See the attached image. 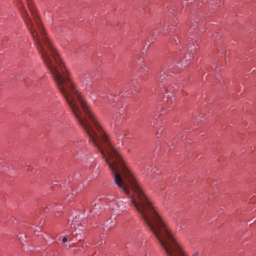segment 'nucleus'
I'll return each instance as SVG.
<instances>
[{
    "instance_id": "f8f14e48",
    "label": "nucleus",
    "mask_w": 256,
    "mask_h": 256,
    "mask_svg": "<svg viewBox=\"0 0 256 256\" xmlns=\"http://www.w3.org/2000/svg\"><path fill=\"white\" fill-rule=\"evenodd\" d=\"M180 84H178L177 83H174V85L172 86V88L174 90H176L180 88Z\"/></svg>"
},
{
    "instance_id": "2eb2a0df",
    "label": "nucleus",
    "mask_w": 256,
    "mask_h": 256,
    "mask_svg": "<svg viewBox=\"0 0 256 256\" xmlns=\"http://www.w3.org/2000/svg\"><path fill=\"white\" fill-rule=\"evenodd\" d=\"M74 236H76V238H79V237H80V234H78V233H76V234H74Z\"/></svg>"
},
{
    "instance_id": "20e7f679",
    "label": "nucleus",
    "mask_w": 256,
    "mask_h": 256,
    "mask_svg": "<svg viewBox=\"0 0 256 256\" xmlns=\"http://www.w3.org/2000/svg\"><path fill=\"white\" fill-rule=\"evenodd\" d=\"M80 80L81 82L84 85L90 86L92 84L90 76L88 73L82 74Z\"/></svg>"
},
{
    "instance_id": "6e6552de",
    "label": "nucleus",
    "mask_w": 256,
    "mask_h": 256,
    "mask_svg": "<svg viewBox=\"0 0 256 256\" xmlns=\"http://www.w3.org/2000/svg\"><path fill=\"white\" fill-rule=\"evenodd\" d=\"M117 207L120 211L123 212L125 210L126 206L122 201H120L117 204Z\"/></svg>"
},
{
    "instance_id": "4468645a",
    "label": "nucleus",
    "mask_w": 256,
    "mask_h": 256,
    "mask_svg": "<svg viewBox=\"0 0 256 256\" xmlns=\"http://www.w3.org/2000/svg\"><path fill=\"white\" fill-rule=\"evenodd\" d=\"M62 242H67V238H66V236H64L62 238Z\"/></svg>"
},
{
    "instance_id": "7ed1b4c3",
    "label": "nucleus",
    "mask_w": 256,
    "mask_h": 256,
    "mask_svg": "<svg viewBox=\"0 0 256 256\" xmlns=\"http://www.w3.org/2000/svg\"><path fill=\"white\" fill-rule=\"evenodd\" d=\"M197 26L195 24H192L188 29V34L189 38L193 42V40H197L199 36L198 30L196 29Z\"/></svg>"
},
{
    "instance_id": "6ab92c4d",
    "label": "nucleus",
    "mask_w": 256,
    "mask_h": 256,
    "mask_svg": "<svg viewBox=\"0 0 256 256\" xmlns=\"http://www.w3.org/2000/svg\"><path fill=\"white\" fill-rule=\"evenodd\" d=\"M174 41L176 42V44L178 43L176 40L175 39V38H174Z\"/></svg>"
},
{
    "instance_id": "9b49d317",
    "label": "nucleus",
    "mask_w": 256,
    "mask_h": 256,
    "mask_svg": "<svg viewBox=\"0 0 256 256\" xmlns=\"http://www.w3.org/2000/svg\"><path fill=\"white\" fill-rule=\"evenodd\" d=\"M188 48L192 52H194L196 50V48L195 46H190Z\"/></svg>"
},
{
    "instance_id": "f257e3e1",
    "label": "nucleus",
    "mask_w": 256,
    "mask_h": 256,
    "mask_svg": "<svg viewBox=\"0 0 256 256\" xmlns=\"http://www.w3.org/2000/svg\"><path fill=\"white\" fill-rule=\"evenodd\" d=\"M114 175L115 184L130 199L132 206L139 213L167 256H188L178 239L144 194L122 156H102ZM191 256H198L194 252Z\"/></svg>"
},
{
    "instance_id": "f3484780",
    "label": "nucleus",
    "mask_w": 256,
    "mask_h": 256,
    "mask_svg": "<svg viewBox=\"0 0 256 256\" xmlns=\"http://www.w3.org/2000/svg\"><path fill=\"white\" fill-rule=\"evenodd\" d=\"M136 82H133L132 84V87L134 88H135L136 87Z\"/></svg>"
},
{
    "instance_id": "1a4fd4ad",
    "label": "nucleus",
    "mask_w": 256,
    "mask_h": 256,
    "mask_svg": "<svg viewBox=\"0 0 256 256\" xmlns=\"http://www.w3.org/2000/svg\"><path fill=\"white\" fill-rule=\"evenodd\" d=\"M112 222V221L110 220H107L104 223V226L106 227H107L108 228H110L114 226L115 224H111Z\"/></svg>"
},
{
    "instance_id": "39448f33",
    "label": "nucleus",
    "mask_w": 256,
    "mask_h": 256,
    "mask_svg": "<svg viewBox=\"0 0 256 256\" xmlns=\"http://www.w3.org/2000/svg\"><path fill=\"white\" fill-rule=\"evenodd\" d=\"M136 62L138 66H140V68L142 69L146 72H148V64L145 60L142 58V60H136Z\"/></svg>"
},
{
    "instance_id": "aec40b11",
    "label": "nucleus",
    "mask_w": 256,
    "mask_h": 256,
    "mask_svg": "<svg viewBox=\"0 0 256 256\" xmlns=\"http://www.w3.org/2000/svg\"><path fill=\"white\" fill-rule=\"evenodd\" d=\"M148 174V172H146V174Z\"/></svg>"
},
{
    "instance_id": "0eeeda50",
    "label": "nucleus",
    "mask_w": 256,
    "mask_h": 256,
    "mask_svg": "<svg viewBox=\"0 0 256 256\" xmlns=\"http://www.w3.org/2000/svg\"><path fill=\"white\" fill-rule=\"evenodd\" d=\"M86 89L88 91L90 92V98L94 100H97L100 96L98 94H97L96 90V88H92L91 90L90 88H89L88 90V88Z\"/></svg>"
},
{
    "instance_id": "423d86ee",
    "label": "nucleus",
    "mask_w": 256,
    "mask_h": 256,
    "mask_svg": "<svg viewBox=\"0 0 256 256\" xmlns=\"http://www.w3.org/2000/svg\"><path fill=\"white\" fill-rule=\"evenodd\" d=\"M174 100V98H173V96L172 94H169L168 92L164 94L163 102H167L170 106H172L173 101Z\"/></svg>"
},
{
    "instance_id": "9d476101",
    "label": "nucleus",
    "mask_w": 256,
    "mask_h": 256,
    "mask_svg": "<svg viewBox=\"0 0 256 256\" xmlns=\"http://www.w3.org/2000/svg\"><path fill=\"white\" fill-rule=\"evenodd\" d=\"M168 26H164L162 28H160V26H158L156 28V31H160V32H164L165 30H166L168 28Z\"/></svg>"
},
{
    "instance_id": "f03ea898",
    "label": "nucleus",
    "mask_w": 256,
    "mask_h": 256,
    "mask_svg": "<svg viewBox=\"0 0 256 256\" xmlns=\"http://www.w3.org/2000/svg\"><path fill=\"white\" fill-rule=\"evenodd\" d=\"M171 72L161 71L158 74V82L161 84L162 86H165L166 84H169L170 80L171 79L172 76L170 74Z\"/></svg>"
},
{
    "instance_id": "ddd939ff",
    "label": "nucleus",
    "mask_w": 256,
    "mask_h": 256,
    "mask_svg": "<svg viewBox=\"0 0 256 256\" xmlns=\"http://www.w3.org/2000/svg\"><path fill=\"white\" fill-rule=\"evenodd\" d=\"M75 224L72 222L70 224V228H75Z\"/></svg>"
},
{
    "instance_id": "a211bd4d",
    "label": "nucleus",
    "mask_w": 256,
    "mask_h": 256,
    "mask_svg": "<svg viewBox=\"0 0 256 256\" xmlns=\"http://www.w3.org/2000/svg\"><path fill=\"white\" fill-rule=\"evenodd\" d=\"M132 93V90H130V92H129L128 94H126V96H129V95H130Z\"/></svg>"
},
{
    "instance_id": "dca6fc26",
    "label": "nucleus",
    "mask_w": 256,
    "mask_h": 256,
    "mask_svg": "<svg viewBox=\"0 0 256 256\" xmlns=\"http://www.w3.org/2000/svg\"><path fill=\"white\" fill-rule=\"evenodd\" d=\"M60 206H60L56 205V206L55 208H56V210H61V208H60Z\"/></svg>"
}]
</instances>
